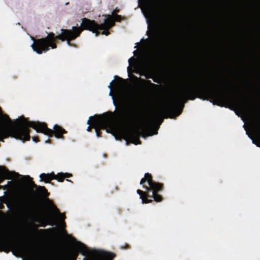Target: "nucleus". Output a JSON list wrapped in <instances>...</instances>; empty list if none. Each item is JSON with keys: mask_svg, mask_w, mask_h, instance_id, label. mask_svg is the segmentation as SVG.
Returning a JSON list of instances; mask_svg holds the SVG:
<instances>
[{"mask_svg": "<svg viewBox=\"0 0 260 260\" xmlns=\"http://www.w3.org/2000/svg\"><path fill=\"white\" fill-rule=\"evenodd\" d=\"M115 254L110 252H105L102 254V257L106 260H113Z\"/></svg>", "mask_w": 260, "mask_h": 260, "instance_id": "nucleus-14", "label": "nucleus"}, {"mask_svg": "<svg viewBox=\"0 0 260 260\" xmlns=\"http://www.w3.org/2000/svg\"><path fill=\"white\" fill-rule=\"evenodd\" d=\"M64 179L65 178L63 173H58L57 175L54 173L53 179H56L59 182H63Z\"/></svg>", "mask_w": 260, "mask_h": 260, "instance_id": "nucleus-16", "label": "nucleus"}, {"mask_svg": "<svg viewBox=\"0 0 260 260\" xmlns=\"http://www.w3.org/2000/svg\"><path fill=\"white\" fill-rule=\"evenodd\" d=\"M114 20L111 15L104 19V22L99 24L94 20H91L86 18L82 19L80 27L73 26L72 29H61V34L55 36L51 32H49L46 37L34 39V43L31 45L33 50L37 53L41 54L50 50V48L55 49L57 47L55 41L59 40L63 42L67 41V44L70 46L75 47V45L71 43V41L78 37L83 30H88L95 34V36L100 35L99 30H103L102 35L108 36L110 34L109 29L114 25V21L120 22L122 19L121 16L115 14L113 16Z\"/></svg>", "mask_w": 260, "mask_h": 260, "instance_id": "nucleus-3", "label": "nucleus"}, {"mask_svg": "<svg viewBox=\"0 0 260 260\" xmlns=\"http://www.w3.org/2000/svg\"><path fill=\"white\" fill-rule=\"evenodd\" d=\"M79 243L81 245L82 247H83V251H85L86 252H87L88 250V248L87 247V246L85 245H84L83 243H80L79 242ZM81 254L83 255H86L85 252H84V251H82Z\"/></svg>", "mask_w": 260, "mask_h": 260, "instance_id": "nucleus-18", "label": "nucleus"}, {"mask_svg": "<svg viewBox=\"0 0 260 260\" xmlns=\"http://www.w3.org/2000/svg\"><path fill=\"white\" fill-rule=\"evenodd\" d=\"M45 142H46V143H50V140L49 139H48Z\"/></svg>", "mask_w": 260, "mask_h": 260, "instance_id": "nucleus-32", "label": "nucleus"}, {"mask_svg": "<svg viewBox=\"0 0 260 260\" xmlns=\"http://www.w3.org/2000/svg\"><path fill=\"white\" fill-rule=\"evenodd\" d=\"M26 178L27 179V183L30 185V186L36 188L37 191L39 193L46 197L49 195V193L45 186H38L33 181L32 178L29 176H26Z\"/></svg>", "mask_w": 260, "mask_h": 260, "instance_id": "nucleus-8", "label": "nucleus"}, {"mask_svg": "<svg viewBox=\"0 0 260 260\" xmlns=\"http://www.w3.org/2000/svg\"><path fill=\"white\" fill-rule=\"evenodd\" d=\"M147 182L149 186H143L146 191H144L138 189L137 192L139 194L142 203H150L154 201L156 202H160L163 200V197L159 193L164 190V185L163 183L156 182L153 180L152 175L149 173L145 174L144 177L140 181V184H144Z\"/></svg>", "mask_w": 260, "mask_h": 260, "instance_id": "nucleus-5", "label": "nucleus"}, {"mask_svg": "<svg viewBox=\"0 0 260 260\" xmlns=\"http://www.w3.org/2000/svg\"><path fill=\"white\" fill-rule=\"evenodd\" d=\"M116 98L117 101L112 96L113 105L116 107L113 112L109 111L103 114L94 115L90 116L87 121V123L90 124V120L93 119V127L97 137L102 136L101 129H106L107 133L112 129V117L113 116L118 123L133 126L125 129L123 132V136L126 141H129L135 145L141 144L140 137L143 134L148 133L149 136H152L157 134L158 127L155 129V132L151 133V131L156 119L162 116H166V114L160 113L163 106L155 111V117L146 118L142 121V113L137 105L131 106L125 105L124 95L120 92H117Z\"/></svg>", "mask_w": 260, "mask_h": 260, "instance_id": "nucleus-1", "label": "nucleus"}, {"mask_svg": "<svg viewBox=\"0 0 260 260\" xmlns=\"http://www.w3.org/2000/svg\"><path fill=\"white\" fill-rule=\"evenodd\" d=\"M162 14L163 15H161L160 16H159V19L161 20L165 28L168 29V28H170L171 25V21L166 13H163Z\"/></svg>", "mask_w": 260, "mask_h": 260, "instance_id": "nucleus-11", "label": "nucleus"}, {"mask_svg": "<svg viewBox=\"0 0 260 260\" xmlns=\"http://www.w3.org/2000/svg\"><path fill=\"white\" fill-rule=\"evenodd\" d=\"M46 202L49 206L51 213L47 214L45 216V219H43L42 217H39L35 220L37 222L41 223V226L45 227L46 224L53 225L52 220L54 219L56 215H59L62 219H64L66 218L65 215L60 213L58 209L53 204L49 198L46 199Z\"/></svg>", "mask_w": 260, "mask_h": 260, "instance_id": "nucleus-7", "label": "nucleus"}, {"mask_svg": "<svg viewBox=\"0 0 260 260\" xmlns=\"http://www.w3.org/2000/svg\"><path fill=\"white\" fill-rule=\"evenodd\" d=\"M41 260H51L50 257L47 256H41L40 257Z\"/></svg>", "mask_w": 260, "mask_h": 260, "instance_id": "nucleus-21", "label": "nucleus"}, {"mask_svg": "<svg viewBox=\"0 0 260 260\" xmlns=\"http://www.w3.org/2000/svg\"><path fill=\"white\" fill-rule=\"evenodd\" d=\"M67 181H69L70 180L69 179H67Z\"/></svg>", "mask_w": 260, "mask_h": 260, "instance_id": "nucleus-36", "label": "nucleus"}, {"mask_svg": "<svg viewBox=\"0 0 260 260\" xmlns=\"http://www.w3.org/2000/svg\"><path fill=\"white\" fill-rule=\"evenodd\" d=\"M78 255L77 252H74L72 253L71 255L68 258L67 260H76Z\"/></svg>", "mask_w": 260, "mask_h": 260, "instance_id": "nucleus-17", "label": "nucleus"}, {"mask_svg": "<svg viewBox=\"0 0 260 260\" xmlns=\"http://www.w3.org/2000/svg\"><path fill=\"white\" fill-rule=\"evenodd\" d=\"M147 78H152L151 76H149V77H147Z\"/></svg>", "mask_w": 260, "mask_h": 260, "instance_id": "nucleus-35", "label": "nucleus"}, {"mask_svg": "<svg viewBox=\"0 0 260 260\" xmlns=\"http://www.w3.org/2000/svg\"><path fill=\"white\" fill-rule=\"evenodd\" d=\"M64 174V178H69L70 177H71L72 176V175L71 174H69V173H63Z\"/></svg>", "mask_w": 260, "mask_h": 260, "instance_id": "nucleus-24", "label": "nucleus"}, {"mask_svg": "<svg viewBox=\"0 0 260 260\" xmlns=\"http://www.w3.org/2000/svg\"><path fill=\"white\" fill-rule=\"evenodd\" d=\"M146 83L147 84H150L151 85V86H152V87H156V86H157V85H156V84H155L154 83H151V81H150V80H147L146 81Z\"/></svg>", "mask_w": 260, "mask_h": 260, "instance_id": "nucleus-22", "label": "nucleus"}, {"mask_svg": "<svg viewBox=\"0 0 260 260\" xmlns=\"http://www.w3.org/2000/svg\"><path fill=\"white\" fill-rule=\"evenodd\" d=\"M256 125H257L258 127H260L259 121H256Z\"/></svg>", "mask_w": 260, "mask_h": 260, "instance_id": "nucleus-30", "label": "nucleus"}, {"mask_svg": "<svg viewBox=\"0 0 260 260\" xmlns=\"http://www.w3.org/2000/svg\"><path fill=\"white\" fill-rule=\"evenodd\" d=\"M132 58H133V57L131 58L130 59H128V61L129 62V61H130V60H131V59H132Z\"/></svg>", "mask_w": 260, "mask_h": 260, "instance_id": "nucleus-34", "label": "nucleus"}, {"mask_svg": "<svg viewBox=\"0 0 260 260\" xmlns=\"http://www.w3.org/2000/svg\"><path fill=\"white\" fill-rule=\"evenodd\" d=\"M152 78L153 79V80L154 82H156V83L158 82V81L156 78Z\"/></svg>", "mask_w": 260, "mask_h": 260, "instance_id": "nucleus-29", "label": "nucleus"}, {"mask_svg": "<svg viewBox=\"0 0 260 260\" xmlns=\"http://www.w3.org/2000/svg\"><path fill=\"white\" fill-rule=\"evenodd\" d=\"M158 5L159 6H162L163 3L162 0H151L149 2L148 4V10L149 13L155 19L156 14L155 13V5Z\"/></svg>", "mask_w": 260, "mask_h": 260, "instance_id": "nucleus-10", "label": "nucleus"}, {"mask_svg": "<svg viewBox=\"0 0 260 260\" xmlns=\"http://www.w3.org/2000/svg\"><path fill=\"white\" fill-rule=\"evenodd\" d=\"M115 79L117 80L115 82L114 84L117 86L118 88H121L123 86V82H124V79L119 77L118 76H115Z\"/></svg>", "mask_w": 260, "mask_h": 260, "instance_id": "nucleus-15", "label": "nucleus"}, {"mask_svg": "<svg viewBox=\"0 0 260 260\" xmlns=\"http://www.w3.org/2000/svg\"><path fill=\"white\" fill-rule=\"evenodd\" d=\"M0 175L3 179H12L11 172L5 166H0Z\"/></svg>", "mask_w": 260, "mask_h": 260, "instance_id": "nucleus-12", "label": "nucleus"}, {"mask_svg": "<svg viewBox=\"0 0 260 260\" xmlns=\"http://www.w3.org/2000/svg\"><path fill=\"white\" fill-rule=\"evenodd\" d=\"M4 208H5V206L3 204L0 203V209H4Z\"/></svg>", "mask_w": 260, "mask_h": 260, "instance_id": "nucleus-28", "label": "nucleus"}, {"mask_svg": "<svg viewBox=\"0 0 260 260\" xmlns=\"http://www.w3.org/2000/svg\"><path fill=\"white\" fill-rule=\"evenodd\" d=\"M4 117H5V119H6V120H7L8 121H9V122H11V119L9 118V116H8V115H5L4 116Z\"/></svg>", "mask_w": 260, "mask_h": 260, "instance_id": "nucleus-25", "label": "nucleus"}, {"mask_svg": "<svg viewBox=\"0 0 260 260\" xmlns=\"http://www.w3.org/2000/svg\"><path fill=\"white\" fill-rule=\"evenodd\" d=\"M233 88L229 82L220 80L218 84L202 79L196 80V84L185 86L176 94L170 102L163 106L161 114L170 118L179 115L187 100H194L197 98L203 100H211L218 106L228 107L229 104L236 106L243 111H248L253 107L252 102L247 98L241 100L233 96Z\"/></svg>", "mask_w": 260, "mask_h": 260, "instance_id": "nucleus-2", "label": "nucleus"}, {"mask_svg": "<svg viewBox=\"0 0 260 260\" xmlns=\"http://www.w3.org/2000/svg\"><path fill=\"white\" fill-rule=\"evenodd\" d=\"M0 109H1V108H0Z\"/></svg>", "mask_w": 260, "mask_h": 260, "instance_id": "nucleus-37", "label": "nucleus"}, {"mask_svg": "<svg viewBox=\"0 0 260 260\" xmlns=\"http://www.w3.org/2000/svg\"><path fill=\"white\" fill-rule=\"evenodd\" d=\"M25 213L30 219H34L37 215L36 206L32 202H29L25 209Z\"/></svg>", "mask_w": 260, "mask_h": 260, "instance_id": "nucleus-9", "label": "nucleus"}, {"mask_svg": "<svg viewBox=\"0 0 260 260\" xmlns=\"http://www.w3.org/2000/svg\"><path fill=\"white\" fill-rule=\"evenodd\" d=\"M89 125L87 128V131L88 132H90L92 128L93 127V119L90 120V124H89Z\"/></svg>", "mask_w": 260, "mask_h": 260, "instance_id": "nucleus-19", "label": "nucleus"}, {"mask_svg": "<svg viewBox=\"0 0 260 260\" xmlns=\"http://www.w3.org/2000/svg\"><path fill=\"white\" fill-rule=\"evenodd\" d=\"M125 245H126L127 248H129V245L128 244H126Z\"/></svg>", "mask_w": 260, "mask_h": 260, "instance_id": "nucleus-33", "label": "nucleus"}, {"mask_svg": "<svg viewBox=\"0 0 260 260\" xmlns=\"http://www.w3.org/2000/svg\"><path fill=\"white\" fill-rule=\"evenodd\" d=\"M31 127L37 133H41L49 137L53 135L58 139L63 138V135L67 132L61 126L55 124L53 129L49 128L45 122L29 121L23 116L18 119L14 125H0V141L4 142V139L9 137L22 140L23 142L29 141L30 139V129Z\"/></svg>", "mask_w": 260, "mask_h": 260, "instance_id": "nucleus-4", "label": "nucleus"}, {"mask_svg": "<svg viewBox=\"0 0 260 260\" xmlns=\"http://www.w3.org/2000/svg\"><path fill=\"white\" fill-rule=\"evenodd\" d=\"M32 139L35 142H38L40 141L39 137L37 136L32 137Z\"/></svg>", "mask_w": 260, "mask_h": 260, "instance_id": "nucleus-23", "label": "nucleus"}, {"mask_svg": "<svg viewBox=\"0 0 260 260\" xmlns=\"http://www.w3.org/2000/svg\"><path fill=\"white\" fill-rule=\"evenodd\" d=\"M114 82V80L112 81V82L110 83V85L108 86V87L111 89V91H110V93H109V94L110 95H112V84Z\"/></svg>", "mask_w": 260, "mask_h": 260, "instance_id": "nucleus-20", "label": "nucleus"}, {"mask_svg": "<svg viewBox=\"0 0 260 260\" xmlns=\"http://www.w3.org/2000/svg\"><path fill=\"white\" fill-rule=\"evenodd\" d=\"M0 247L5 248L4 250L6 252H9L11 249H13V253L15 255V252H26L30 254L36 255L37 253L35 250L31 247L28 246L24 244H17L11 241L0 240ZM3 249L1 250L3 251Z\"/></svg>", "mask_w": 260, "mask_h": 260, "instance_id": "nucleus-6", "label": "nucleus"}, {"mask_svg": "<svg viewBox=\"0 0 260 260\" xmlns=\"http://www.w3.org/2000/svg\"><path fill=\"white\" fill-rule=\"evenodd\" d=\"M54 173L50 174L42 173L40 175V181L45 183H50V181L53 179Z\"/></svg>", "mask_w": 260, "mask_h": 260, "instance_id": "nucleus-13", "label": "nucleus"}, {"mask_svg": "<svg viewBox=\"0 0 260 260\" xmlns=\"http://www.w3.org/2000/svg\"><path fill=\"white\" fill-rule=\"evenodd\" d=\"M246 134L248 135V137H249L250 139H251L252 140L253 143H255L254 141V140H253V139H252V137L251 136V135L250 134H249V133H248V132H246Z\"/></svg>", "mask_w": 260, "mask_h": 260, "instance_id": "nucleus-27", "label": "nucleus"}, {"mask_svg": "<svg viewBox=\"0 0 260 260\" xmlns=\"http://www.w3.org/2000/svg\"><path fill=\"white\" fill-rule=\"evenodd\" d=\"M119 12V10L117 9H115L113 12H112V15L114 16V15L116 14V13H118Z\"/></svg>", "mask_w": 260, "mask_h": 260, "instance_id": "nucleus-26", "label": "nucleus"}, {"mask_svg": "<svg viewBox=\"0 0 260 260\" xmlns=\"http://www.w3.org/2000/svg\"><path fill=\"white\" fill-rule=\"evenodd\" d=\"M164 121V119L163 118H161L160 120H159V124H160Z\"/></svg>", "mask_w": 260, "mask_h": 260, "instance_id": "nucleus-31", "label": "nucleus"}]
</instances>
